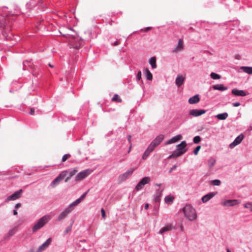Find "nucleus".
<instances>
[{
  "instance_id": "nucleus-32",
  "label": "nucleus",
  "mask_w": 252,
  "mask_h": 252,
  "mask_svg": "<svg viewBox=\"0 0 252 252\" xmlns=\"http://www.w3.org/2000/svg\"><path fill=\"white\" fill-rule=\"evenodd\" d=\"M210 76L213 79H220L221 78L220 75L214 72H212L210 74Z\"/></svg>"
},
{
  "instance_id": "nucleus-41",
  "label": "nucleus",
  "mask_w": 252,
  "mask_h": 252,
  "mask_svg": "<svg viewBox=\"0 0 252 252\" xmlns=\"http://www.w3.org/2000/svg\"><path fill=\"white\" fill-rule=\"evenodd\" d=\"M70 154H65L64 155V156H63V158H62V161L63 162H64L68 158H69L70 157Z\"/></svg>"
},
{
  "instance_id": "nucleus-15",
  "label": "nucleus",
  "mask_w": 252,
  "mask_h": 252,
  "mask_svg": "<svg viewBox=\"0 0 252 252\" xmlns=\"http://www.w3.org/2000/svg\"><path fill=\"white\" fill-rule=\"evenodd\" d=\"M164 138V136L162 134H160V135L157 136V137L152 142L156 147H157L163 141Z\"/></svg>"
},
{
  "instance_id": "nucleus-21",
  "label": "nucleus",
  "mask_w": 252,
  "mask_h": 252,
  "mask_svg": "<svg viewBox=\"0 0 252 252\" xmlns=\"http://www.w3.org/2000/svg\"><path fill=\"white\" fill-rule=\"evenodd\" d=\"M238 204V201L237 200H227L225 201L223 205L226 206H232Z\"/></svg>"
},
{
  "instance_id": "nucleus-55",
  "label": "nucleus",
  "mask_w": 252,
  "mask_h": 252,
  "mask_svg": "<svg viewBox=\"0 0 252 252\" xmlns=\"http://www.w3.org/2000/svg\"><path fill=\"white\" fill-rule=\"evenodd\" d=\"M70 178H71V177H70L69 176H68V177H67L65 179V181H65V183L68 182L69 181V180L70 179Z\"/></svg>"
},
{
  "instance_id": "nucleus-30",
  "label": "nucleus",
  "mask_w": 252,
  "mask_h": 252,
  "mask_svg": "<svg viewBox=\"0 0 252 252\" xmlns=\"http://www.w3.org/2000/svg\"><path fill=\"white\" fill-rule=\"evenodd\" d=\"M174 199V197L171 195H168L165 198V202L167 203H172Z\"/></svg>"
},
{
  "instance_id": "nucleus-8",
  "label": "nucleus",
  "mask_w": 252,
  "mask_h": 252,
  "mask_svg": "<svg viewBox=\"0 0 252 252\" xmlns=\"http://www.w3.org/2000/svg\"><path fill=\"white\" fill-rule=\"evenodd\" d=\"M5 8H3V14L0 17V28L3 29L6 24V17H8L7 14L4 11Z\"/></svg>"
},
{
  "instance_id": "nucleus-3",
  "label": "nucleus",
  "mask_w": 252,
  "mask_h": 252,
  "mask_svg": "<svg viewBox=\"0 0 252 252\" xmlns=\"http://www.w3.org/2000/svg\"><path fill=\"white\" fill-rule=\"evenodd\" d=\"M93 172V170L90 169H88L84 170L80 172H79L75 177V181L76 182L81 181L86 178H87L88 176H89Z\"/></svg>"
},
{
  "instance_id": "nucleus-49",
  "label": "nucleus",
  "mask_w": 252,
  "mask_h": 252,
  "mask_svg": "<svg viewBox=\"0 0 252 252\" xmlns=\"http://www.w3.org/2000/svg\"><path fill=\"white\" fill-rule=\"evenodd\" d=\"M233 106L234 107H238L240 105V103L239 102H235L233 103Z\"/></svg>"
},
{
  "instance_id": "nucleus-23",
  "label": "nucleus",
  "mask_w": 252,
  "mask_h": 252,
  "mask_svg": "<svg viewBox=\"0 0 252 252\" xmlns=\"http://www.w3.org/2000/svg\"><path fill=\"white\" fill-rule=\"evenodd\" d=\"M214 90H220L221 91H225L227 89L226 87H224L222 84L215 85L213 86Z\"/></svg>"
},
{
  "instance_id": "nucleus-28",
  "label": "nucleus",
  "mask_w": 252,
  "mask_h": 252,
  "mask_svg": "<svg viewBox=\"0 0 252 252\" xmlns=\"http://www.w3.org/2000/svg\"><path fill=\"white\" fill-rule=\"evenodd\" d=\"M149 63L151 65L153 68H155L157 67L156 65V58L155 57H153L150 58L149 60Z\"/></svg>"
},
{
  "instance_id": "nucleus-24",
  "label": "nucleus",
  "mask_w": 252,
  "mask_h": 252,
  "mask_svg": "<svg viewBox=\"0 0 252 252\" xmlns=\"http://www.w3.org/2000/svg\"><path fill=\"white\" fill-rule=\"evenodd\" d=\"M64 171H66V175L68 174V176L71 178L78 172V170L76 169H70L67 170H64Z\"/></svg>"
},
{
  "instance_id": "nucleus-39",
  "label": "nucleus",
  "mask_w": 252,
  "mask_h": 252,
  "mask_svg": "<svg viewBox=\"0 0 252 252\" xmlns=\"http://www.w3.org/2000/svg\"><path fill=\"white\" fill-rule=\"evenodd\" d=\"M212 184L214 186H220V181L219 180H214L212 181Z\"/></svg>"
},
{
  "instance_id": "nucleus-22",
  "label": "nucleus",
  "mask_w": 252,
  "mask_h": 252,
  "mask_svg": "<svg viewBox=\"0 0 252 252\" xmlns=\"http://www.w3.org/2000/svg\"><path fill=\"white\" fill-rule=\"evenodd\" d=\"M173 228V226L172 224H169L162 228L159 231V233L162 234L164 232L168 231H170Z\"/></svg>"
},
{
  "instance_id": "nucleus-38",
  "label": "nucleus",
  "mask_w": 252,
  "mask_h": 252,
  "mask_svg": "<svg viewBox=\"0 0 252 252\" xmlns=\"http://www.w3.org/2000/svg\"><path fill=\"white\" fill-rule=\"evenodd\" d=\"M245 207L246 208L249 209L250 211H252V203L248 202L245 204Z\"/></svg>"
},
{
  "instance_id": "nucleus-13",
  "label": "nucleus",
  "mask_w": 252,
  "mask_h": 252,
  "mask_svg": "<svg viewBox=\"0 0 252 252\" xmlns=\"http://www.w3.org/2000/svg\"><path fill=\"white\" fill-rule=\"evenodd\" d=\"M52 239L51 238H48L45 242H44L41 246H40L37 251V252H41L45 250L50 244Z\"/></svg>"
},
{
  "instance_id": "nucleus-2",
  "label": "nucleus",
  "mask_w": 252,
  "mask_h": 252,
  "mask_svg": "<svg viewBox=\"0 0 252 252\" xmlns=\"http://www.w3.org/2000/svg\"><path fill=\"white\" fill-rule=\"evenodd\" d=\"M51 219L50 216L45 215L40 218L32 227L33 232H36L44 226Z\"/></svg>"
},
{
  "instance_id": "nucleus-51",
  "label": "nucleus",
  "mask_w": 252,
  "mask_h": 252,
  "mask_svg": "<svg viewBox=\"0 0 252 252\" xmlns=\"http://www.w3.org/2000/svg\"><path fill=\"white\" fill-rule=\"evenodd\" d=\"M71 227L70 226V227H68L65 230V233H68V232H69L70 230H71Z\"/></svg>"
},
{
  "instance_id": "nucleus-16",
  "label": "nucleus",
  "mask_w": 252,
  "mask_h": 252,
  "mask_svg": "<svg viewBox=\"0 0 252 252\" xmlns=\"http://www.w3.org/2000/svg\"><path fill=\"white\" fill-rule=\"evenodd\" d=\"M182 138H183V137L181 134L177 135L173 137V138H172L166 142L165 144L168 145V144L175 143V142L181 140L182 139Z\"/></svg>"
},
{
  "instance_id": "nucleus-33",
  "label": "nucleus",
  "mask_w": 252,
  "mask_h": 252,
  "mask_svg": "<svg viewBox=\"0 0 252 252\" xmlns=\"http://www.w3.org/2000/svg\"><path fill=\"white\" fill-rule=\"evenodd\" d=\"M157 147L152 143L151 142V144L149 145L148 147L147 148V150H148L150 152H152L154 150V149Z\"/></svg>"
},
{
  "instance_id": "nucleus-42",
  "label": "nucleus",
  "mask_w": 252,
  "mask_h": 252,
  "mask_svg": "<svg viewBox=\"0 0 252 252\" xmlns=\"http://www.w3.org/2000/svg\"><path fill=\"white\" fill-rule=\"evenodd\" d=\"M200 149H201L200 146H197L193 151V154L195 155H197L199 151L200 150Z\"/></svg>"
},
{
  "instance_id": "nucleus-35",
  "label": "nucleus",
  "mask_w": 252,
  "mask_h": 252,
  "mask_svg": "<svg viewBox=\"0 0 252 252\" xmlns=\"http://www.w3.org/2000/svg\"><path fill=\"white\" fill-rule=\"evenodd\" d=\"M112 100L113 101H116L117 102H121L122 99L120 98V96L118 94H115L112 98Z\"/></svg>"
},
{
  "instance_id": "nucleus-57",
  "label": "nucleus",
  "mask_w": 252,
  "mask_h": 252,
  "mask_svg": "<svg viewBox=\"0 0 252 252\" xmlns=\"http://www.w3.org/2000/svg\"><path fill=\"white\" fill-rule=\"evenodd\" d=\"M18 214L17 211L16 210H14L13 211V215H17Z\"/></svg>"
},
{
  "instance_id": "nucleus-47",
  "label": "nucleus",
  "mask_w": 252,
  "mask_h": 252,
  "mask_svg": "<svg viewBox=\"0 0 252 252\" xmlns=\"http://www.w3.org/2000/svg\"><path fill=\"white\" fill-rule=\"evenodd\" d=\"M87 192L84 193L80 198L79 199H81V201H82L85 197Z\"/></svg>"
},
{
  "instance_id": "nucleus-25",
  "label": "nucleus",
  "mask_w": 252,
  "mask_h": 252,
  "mask_svg": "<svg viewBox=\"0 0 252 252\" xmlns=\"http://www.w3.org/2000/svg\"><path fill=\"white\" fill-rule=\"evenodd\" d=\"M240 68L245 72L249 74H252V67L241 66Z\"/></svg>"
},
{
  "instance_id": "nucleus-19",
  "label": "nucleus",
  "mask_w": 252,
  "mask_h": 252,
  "mask_svg": "<svg viewBox=\"0 0 252 252\" xmlns=\"http://www.w3.org/2000/svg\"><path fill=\"white\" fill-rule=\"evenodd\" d=\"M216 193L214 192H210L208 194L203 196L202 198V201L203 202L205 203L213 198Z\"/></svg>"
},
{
  "instance_id": "nucleus-12",
  "label": "nucleus",
  "mask_w": 252,
  "mask_h": 252,
  "mask_svg": "<svg viewBox=\"0 0 252 252\" xmlns=\"http://www.w3.org/2000/svg\"><path fill=\"white\" fill-rule=\"evenodd\" d=\"M185 78V75L179 74L177 76L175 82L178 87H180L184 83Z\"/></svg>"
},
{
  "instance_id": "nucleus-1",
  "label": "nucleus",
  "mask_w": 252,
  "mask_h": 252,
  "mask_svg": "<svg viewBox=\"0 0 252 252\" xmlns=\"http://www.w3.org/2000/svg\"><path fill=\"white\" fill-rule=\"evenodd\" d=\"M185 217L190 221L194 220L197 218L195 210L190 205H186L183 208Z\"/></svg>"
},
{
  "instance_id": "nucleus-52",
  "label": "nucleus",
  "mask_w": 252,
  "mask_h": 252,
  "mask_svg": "<svg viewBox=\"0 0 252 252\" xmlns=\"http://www.w3.org/2000/svg\"><path fill=\"white\" fill-rule=\"evenodd\" d=\"M160 196H158V195H157V196L155 197V201H156V202H158V201H159V200H160L159 198H160Z\"/></svg>"
},
{
  "instance_id": "nucleus-14",
  "label": "nucleus",
  "mask_w": 252,
  "mask_h": 252,
  "mask_svg": "<svg viewBox=\"0 0 252 252\" xmlns=\"http://www.w3.org/2000/svg\"><path fill=\"white\" fill-rule=\"evenodd\" d=\"M187 146L186 142L184 141H182L180 144H178L177 146V150L178 152H182L183 154L187 152V150L186 149V147Z\"/></svg>"
},
{
  "instance_id": "nucleus-20",
  "label": "nucleus",
  "mask_w": 252,
  "mask_h": 252,
  "mask_svg": "<svg viewBox=\"0 0 252 252\" xmlns=\"http://www.w3.org/2000/svg\"><path fill=\"white\" fill-rule=\"evenodd\" d=\"M200 101V98L198 94H196L194 95L193 96L190 97L189 99V104H196L199 102Z\"/></svg>"
},
{
  "instance_id": "nucleus-9",
  "label": "nucleus",
  "mask_w": 252,
  "mask_h": 252,
  "mask_svg": "<svg viewBox=\"0 0 252 252\" xmlns=\"http://www.w3.org/2000/svg\"><path fill=\"white\" fill-rule=\"evenodd\" d=\"M244 139V135L243 134L239 135L235 140L229 145V147L231 149L233 148L237 145L239 144Z\"/></svg>"
},
{
  "instance_id": "nucleus-48",
  "label": "nucleus",
  "mask_w": 252,
  "mask_h": 252,
  "mask_svg": "<svg viewBox=\"0 0 252 252\" xmlns=\"http://www.w3.org/2000/svg\"><path fill=\"white\" fill-rule=\"evenodd\" d=\"M152 28L151 27H147L146 28H145L144 29H142V31H143V32H148L149 31H150V30H151Z\"/></svg>"
},
{
  "instance_id": "nucleus-7",
  "label": "nucleus",
  "mask_w": 252,
  "mask_h": 252,
  "mask_svg": "<svg viewBox=\"0 0 252 252\" xmlns=\"http://www.w3.org/2000/svg\"><path fill=\"white\" fill-rule=\"evenodd\" d=\"M23 192L22 189H19V190L15 192L12 195L8 197L6 200V202H8L10 200H15L21 197L22 193Z\"/></svg>"
},
{
  "instance_id": "nucleus-10",
  "label": "nucleus",
  "mask_w": 252,
  "mask_h": 252,
  "mask_svg": "<svg viewBox=\"0 0 252 252\" xmlns=\"http://www.w3.org/2000/svg\"><path fill=\"white\" fill-rule=\"evenodd\" d=\"M206 113L204 110L192 109L189 111V114L194 117L202 115Z\"/></svg>"
},
{
  "instance_id": "nucleus-34",
  "label": "nucleus",
  "mask_w": 252,
  "mask_h": 252,
  "mask_svg": "<svg viewBox=\"0 0 252 252\" xmlns=\"http://www.w3.org/2000/svg\"><path fill=\"white\" fill-rule=\"evenodd\" d=\"M70 44L72 47L76 49H79L81 46V43L80 42L76 43L75 41H71Z\"/></svg>"
},
{
  "instance_id": "nucleus-44",
  "label": "nucleus",
  "mask_w": 252,
  "mask_h": 252,
  "mask_svg": "<svg viewBox=\"0 0 252 252\" xmlns=\"http://www.w3.org/2000/svg\"><path fill=\"white\" fill-rule=\"evenodd\" d=\"M141 72L140 71H139L137 74V79L138 80H140L141 79Z\"/></svg>"
},
{
  "instance_id": "nucleus-29",
  "label": "nucleus",
  "mask_w": 252,
  "mask_h": 252,
  "mask_svg": "<svg viewBox=\"0 0 252 252\" xmlns=\"http://www.w3.org/2000/svg\"><path fill=\"white\" fill-rule=\"evenodd\" d=\"M145 75L147 80H152L153 79L152 74L148 68L145 69Z\"/></svg>"
},
{
  "instance_id": "nucleus-26",
  "label": "nucleus",
  "mask_w": 252,
  "mask_h": 252,
  "mask_svg": "<svg viewBox=\"0 0 252 252\" xmlns=\"http://www.w3.org/2000/svg\"><path fill=\"white\" fill-rule=\"evenodd\" d=\"M182 155H183L182 152H178V151L177 150H176L172 153V155H171L170 156H169L168 157V158H177V157H180V156H181Z\"/></svg>"
},
{
  "instance_id": "nucleus-31",
  "label": "nucleus",
  "mask_w": 252,
  "mask_h": 252,
  "mask_svg": "<svg viewBox=\"0 0 252 252\" xmlns=\"http://www.w3.org/2000/svg\"><path fill=\"white\" fill-rule=\"evenodd\" d=\"M216 163V160L214 158H211L208 160V166L210 168H212Z\"/></svg>"
},
{
  "instance_id": "nucleus-63",
  "label": "nucleus",
  "mask_w": 252,
  "mask_h": 252,
  "mask_svg": "<svg viewBox=\"0 0 252 252\" xmlns=\"http://www.w3.org/2000/svg\"><path fill=\"white\" fill-rule=\"evenodd\" d=\"M181 229L182 230H183V226H181Z\"/></svg>"
},
{
  "instance_id": "nucleus-45",
  "label": "nucleus",
  "mask_w": 252,
  "mask_h": 252,
  "mask_svg": "<svg viewBox=\"0 0 252 252\" xmlns=\"http://www.w3.org/2000/svg\"><path fill=\"white\" fill-rule=\"evenodd\" d=\"M162 192V190L158 189L156 191V194L157 195L160 196L161 195Z\"/></svg>"
},
{
  "instance_id": "nucleus-36",
  "label": "nucleus",
  "mask_w": 252,
  "mask_h": 252,
  "mask_svg": "<svg viewBox=\"0 0 252 252\" xmlns=\"http://www.w3.org/2000/svg\"><path fill=\"white\" fill-rule=\"evenodd\" d=\"M81 202V199L78 198V199L75 200L74 202H73L72 203H71L68 207H70V208H71V207L75 206L78 205Z\"/></svg>"
},
{
  "instance_id": "nucleus-5",
  "label": "nucleus",
  "mask_w": 252,
  "mask_h": 252,
  "mask_svg": "<svg viewBox=\"0 0 252 252\" xmlns=\"http://www.w3.org/2000/svg\"><path fill=\"white\" fill-rule=\"evenodd\" d=\"M150 181V178L149 177H145L142 178L141 181L138 183L135 187L136 190H139L141 189L145 185L148 184Z\"/></svg>"
},
{
  "instance_id": "nucleus-37",
  "label": "nucleus",
  "mask_w": 252,
  "mask_h": 252,
  "mask_svg": "<svg viewBox=\"0 0 252 252\" xmlns=\"http://www.w3.org/2000/svg\"><path fill=\"white\" fill-rule=\"evenodd\" d=\"M201 141V138L199 136H196L193 138V142L195 144L199 143Z\"/></svg>"
},
{
  "instance_id": "nucleus-59",
  "label": "nucleus",
  "mask_w": 252,
  "mask_h": 252,
  "mask_svg": "<svg viewBox=\"0 0 252 252\" xmlns=\"http://www.w3.org/2000/svg\"><path fill=\"white\" fill-rule=\"evenodd\" d=\"M131 147H132V144L131 143L130 144V146H129V150L128 151V153H129L130 150H131Z\"/></svg>"
},
{
  "instance_id": "nucleus-50",
  "label": "nucleus",
  "mask_w": 252,
  "mask_h": 252,
  "mask_svg": "<svg viewBox=\"0 0 252 252\" xmlns=\"http://www.w3.org/2000/svg\"><path fill=\"white\" fill-rule=\"evenodd\" d=\"M21 206V204L20 203H18L15 205V207L16 209H18V208H20Z\"/></svg>"
},
{
  "instance_id": "nucleus-46",
  "label": "nucleus",
  "mask_w": 252,
  "mask_h": 252,
  "mask_svg": "<svg viewBox=\"0 0 252 252\" xmlns=\"http://www.w3.org/2000/svg\"><path fill=\"white\" fill-rule=\"evenodd\" d=\"M177 168V165H174L172 168H170V169L169 171V173H172V171L176 169Z\"/></svg>"
},
{
  "instance_id": "nucleus-18",
  "label": "nucleus",
  "mask_w": 252,
  "mask_h": 252,
  "mask_svg": "<svg viewBox=\"0 0 252 252\" xmlns=\"http://www.w3.org/2000/svg\"><path fill=\"white\" fill-rule=\"evenodd\" d=\"M232 94L236 96H244L247 95L246 93L243 90H239L237 89H233Z\"/></svg>"
},
{
  "instance_id": "nucleus-58",
  "label": "nucleus",
  "mask_w": 252,
  "mask_h": 252,
  "mask_svg": "<svg viewBox=\"0 0 252 252\" xmlns=\"http://www.w3.org/2000/svg\"><path fill=\"white\" fill-rule=\"evenodd\" d=\"M148 208H149V204H146L145 205V209H147Z\"/></svg>"
},
{
  "instance_id": "nucleus-27",
  "label": "nucleus",
  "mask_w": 252,
  "mask_h": 252,
  "mask_svg": "<svg viewBox=\"0 0 252 252\" xmlns=\"http://www.w3.org/2000/svg\"><path fill=\"white\" fill-rule=\"evenodd\" d=\"M228 114L227 113H224L222 114H219L216 115V118L220 120H225L228 117Z\"/></svg>"
},
{
  "instance_id": "nucleus-61",
  "label": "nucleus",
  "mask_w": 252,
  "mask_h": 252,
  "mask_svg": "<svg viewBox=\"0 0 252 252\" xmlns=\"http://www.w3.org/2000/svg\"><path fill=\"white\" fill-rule=\"evenodd\" d=\"M49 66L51 67H53V66L52 64H51L50 63L49 64Z\"/></svg>"
},
{
  "instance_id": "nucleus-6",
  "label": "nucleus",
  "mask_w": 252,
  "mask_h": 252,
  "mask_svg": "<svg viewBox=\"0 0 252 252\" xmlns=\"http://www.w3.org/2000/svg\"><path fill=\"white\" fill-rule=\"evenodd\" d=\"M134 169L133 168H131L126 172L120 175L119 176V179L121 182H123L128 179L133 173Z\"/></svg>"
},
{
  "instance_id": "nucleus-17",
  "label": "nucleus",
  "mask_w": 252,
  "mask_h": 252,
  "mask_svg": "<svg viewBox=\"0 0 252 252\" xmlns=\"http://www.w3.org/2000/svg\"><path fill=\"white\" fill-rule=\"evenodd\" d=\"M183 49V40L180 39L178 41V44L176 47L173 50V52L176 53L178 51H182Z\"/></svg>"
},
{
  "instance_id": "nucleus-54",
  "label": "nucleus",
  "mask_w": 252,
  "mask_h": 252,
  "mask_svg": "<svg viewBox=\"0 0 252 252\" xmlns=\"http://www.w3.org/2000/svg\"><path fill=\"white\" fill-rule=\"evenodd\" d=\"M131 136L130 135H129L128 136V137H127V140H128L129 144L131 143Z\"/></svg>"
},
{
  "instance_id": "nucleus-62",
  "label": "nucleus",
  "mask_w": 252,
  "mask_h": 252,
  "mask_svg": "<svg viewBox=\"0 0 252 252\" xmlns=\"http://www.w3.org/2000/svg\"><path fill=\"white\" fill-rule=\"evenodd\" d=\"M227 252H230V251H229V250L228 249H227Z\"/></svg>"
},
{
  "instance_id": "nucleus-56",
  "label": "nucleus",
  "mask_w": 252,
  "mask_h": 252,
  "mask_svg": "<svg viewBox=\"0 0 252 252\" xmlns=\"http://www.w3.org/2000/svg\"><path fill=\"white\" fill-rule=\"evenodd\" d=\"M119 44V42L118 41H115L114 43V46H117V45H118Z\"/></svg>"
},
{
  "instance_id": "nucleus-53",
  "label": "nucleus",
  "mask_w": 252,
  "mask_h": 252,
  "mask_svg": "<svg viewBox=\"0 0 252 252\" xmlns=\"http://www.w3.org/2000/svg\"><path fill=\"white\" fill-rule=\"evenodd\" d=\"M34 113V109L33 108H31L30 114L31 115H33Z\"/></svg>"
},
{
  "instance_id": "nucleus-60",
  "label": "nucleus",
  "mask_w": 252,
  "mask_h": 252,
  "mask_svg": "<svg viewBox=\"0 0 252 252\" xmlns=\"http://www.w3.org/2000/svg\"><path fill=\"white\" fill-rule=\"evenodd\" d=\"M156 185L158 187H160L161 186V184H156Z\"/></svg>"
},
{
  "instance_id": "nucleus-11",
  "label": "nucleus",
  "mask_w": 252,
  "mask_h": 252,
  "mask_svg": "<svg viewBox=\"0 0 252 252\" xmlns=\"http://www.w3.org/2000/svg\"><path fill=\"white\" fill-rule=\"evenodd\" d=\"M72 210V209L70 207L67 208L58 217L57 220L61 221L63 219H64L67 215L70 213Z\"/></svg>"
},
{
  "instance_id": "nucleus-43",
  "label": "nucleus",
  "mask_w": 252,
  "mask_h": 252,
  "mask_svg": "<svg viewBox=\"0 0 252 252\" xmlns=\"http://www.w3.org/2000/svg\"><path fill=\"white\" fill-rule=\"evenodd\" d=\"M101 213L102 217L104 219H105V218H106V215H105V210H104V209L102 208L101 209Z\"/></svg>"
},
{
  "instance_id": "nucleus-40",
  "label": "nucleus",
  "mask_w": 252,
  "mask_h": 252,
  "mask_svg": "<svg viewBox=\"0 0 252 252\" xmlns=\"http://www.w3.org/2000/svg\"><path fill=\"white\" fill-rule=\"evenodd\" d=\"M150 153L151 152H150L149 151H148V150H147L146 149V150L145 151V152L143 154V155L142 156V158L143 159H145L149 156V155L150 154Z\"/></svg>"
},
{
  "instance_id": "nucleus-4",
  "label": "nucleus",
  "mask_w": 252,
  "mask_h": 252,
  "mask_svg": "<svg viewBox=\"0 0 252 252\" xmlns=\"http://www.w3.org/2000/svg\"><path fill=\"white\" fill-rule=\"evenodd\" d=\"M66 176V171H62L59 175V176L54 179L52 183H51L50 186L52 188H55L59 183Z\"/></svg>"
}]
</instances>
